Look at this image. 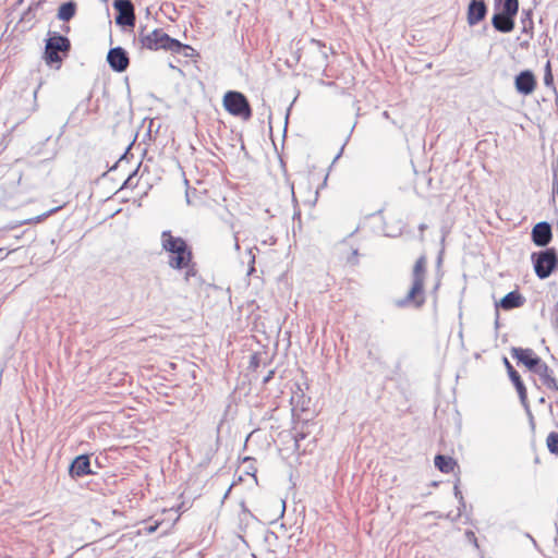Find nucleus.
Here are the masks:
<instances>
[{"instance_id":"nucleus-1","label":"nucleus","mask_w":558,"mask_h":558,"mask_svg":"<svg viewBox=\"0 0 558 558\" xmlns=\"http://www.w3.org/2000/svg\"><path fill=\"white\" fill-rule=\"evenodd\" d=\"M427 260L425 256H421L414 264L412 270V283L409 292L403 299L397 300L396 305L399 307L414 306L421 307L425 302L424 282L426 276Z\"/></svg>"},{"instance_id":"nucleus-2","label":"nucleus","mask_w":558,"mask_h":558,"mask_svg":"<svg viewBox=\"0 0 558 558\" xmlns=\"http://www.w3.org/2000/svg\"><path fill=\"white\" fill-rule=\"evenodd\" d=\"M137 40L141 48L153 51L163 49L171 52H180L185 47L179 40L171 38L161 28L146 32V28L143 27L138 31Z\"/></svg>"},{"instance_id":"nucleus-3","label":"nucleus","mask_w":558,"mask_h":558,"mask_svg":"<svg viewBox=\"0 0 558 558\" xmlns=\"http://www.w3.org/2000/svg\"><path fill=\"white\" fill-rule=\"evenodd\" d=\"M162 248L171 254L169 265L174 269L187 268L192 254L185 241L180 236H173L170 231L161 234Z\"/></svg>"},{"instance_id":"nucleus-4","label":"nucleus","mask_w":558,"mask_h":558,"mask_svg":"<svg viewBox=\"0 0 558 558\" xmlns=\"http://www.w3.org/2000/svg\"><path fill=\"white\" fill-rule=\"evenodd\" d=\"M534 270L539 279L548 278L558 264V257L554 248L535 252L531 255Z\"/></svg>"},{"instance_id":"nucleus-5","label":"nucleus","mask_w":558,"mask_h":558,"mask_svg":"<svg viewBox=\"0 0 558 558\" xmlns=\"http://www.w3.org/2000/svg\"><path fill=\"white\" fill-rule=\"evenodd\" d=\"M225 109L234 117L248 120L252 117V110L246 97L240 93L230 90L223 96Z\"/></svg>"},{"instance_id":"nucleus-6","label":"nucleus","mask_w":558,"mask_h":558,"mask_svg":"<svg viewBox=\"0 0 558 558\" xmlns=\"http://www.w3.org/2000/svg\"><path fill=\"white\" fill-rule=\"evenodd\" d=\"M70 49V40L61 35L49 38L46 43L45 60L47 64L61 61L59 52H66Z\"/></svg>"},{"instance_id":"nucleus-7","label":"nucleus","mask_w":558,"mask_h":558,"mask_svg":"<svg viewBox=\"0 0 558 558\" xmlns=\"http://www.w3.org/2000/svg\"><path fill=\"white\" fill-rule=\"evenodd\" d=\"M113 8L118 11L116 23L121 26H134V5L130 0H114Z\"/></svg>"},{"instance_id":"nucleus-8","label":"nucleus","mask_w":558,"mask_h":558,"mask_svg":"<svg viewBox=\"0 0 558 558\" xmlns=\"http://www.w3.org/2000/svg\"><path fill=\"white\" fill-rule=\"evenodd\" d=\"M514 86L519 94L530 95L536 87V78L532 71L524 70L520 72L514 78Z\"/></svg>"},{"instance_id":"nucleus-9","label":"nucleus","mask_w":558,"mask_h":558,"mask_svg":"<svg viewBox=\"0 0 558 558\" xmlns=\"http://www.w3.org/2000/svg\"><path fill=\"white\" fill-rule=\"evenodd\" d=\"M511 353L513 359L525 365L531 372H534L542 362L532 349L513 348Z\"/></svg>"},{"instance_id":"nucleus-10","label":"nucleus","mask_w":558,"mask_h":558,"mask_svg":"<svg viewBox=\"0 0 558 558\" xmlns=\"http://www.w3.org/2000/svg\"><path fill=\"white\" fill-rule=\"evenodd\" d=\"M110 68L116 72H123L129 66V57L121 47L111 48L107 54Z\"/></svg>"},{"instance_id":"nucleus-11","label":"nucleus","mask_w":558,"mask_h":558,"mask_svg":"<svg viewBox=\"0 0 558 558\" xmlns=\"http://www.w3.org/2000/svg\"><path fill=\"white\" fill-rule=\"evenodd\" d=\"M553 239L551 226L542 221L536 223L532 229V241L537 246H546Z\"/></svg>"},{"instance_id":"nucleus-12","label":"nucleus","mask_w":558,"mask_h":558,"mask_svg":"<svg viewBox=\"0 0 558 558\" xmlns=\"http://www.w3.org/2000/svg\"><path fill=\"white\" fill-rule=\"evenodd\" d=\"M505 363H506V366L508 369L509 377L517 389V392L519 395L522 405L524 408H527L529 403H527L526 388H525L523 381L521 380L519 373L512 367V365L509 363V361L507 359H505Z\"/></svg>"},{"instance_id":"nucleus-13","label":"nucleus","mask_w":558,"mask_h":558,"mask_svg":"<svg viewBox=\"0 0 558 558\" xmlns=\"http://www.w3.org/2000/svg\"><path fill=\"white\" fill-rule=\"evenodd\" d=\"M70 475L72 477H82L92 473L88 456L81 454L76 457L70 465Z\"/></svg>"},{"instance_id":"nucleus-14","label":"nucleus","mask_w":558,"mask_h":558,"mask_svg":"<svg viewBox=\"0 0 558 558\" xmlns=\"http://www.w3.org/2000/svg\"><path fill=\"white\" fill-rule=\"evenodd\" d=\"M533 373L539 376L546 388L558 391V381L554 377L553 369H550L545 362L542 361Z\"/></svg>"},{"instance_id":"nucleus-15","label":"nucleus","mask_w":558,"mask_h":558,"mask_svg":"<svg viewBox=\"0 0 558 558\" xmlns=\"http://www.w3.org/2000/svg\"><path fill=\"white\" fill-rule=\"evenodd\" d=\"M486 5L482 0H472L468 10V23L473 26L480 23L486 15Z\"/></svg>"},{"instance_id":"nucleus-16","label":"nucleus","mask_w":558,"mask_h":558,"mask_svg":"<svg viewBox=\"0 0 558 558\" xmlns=\"http://www.w3.org/2000/svg\"><path fill=\"white\" fill-rule=\"evenodd\" d=\"M524 301V298L518 291H511L496 303V307L500 306L502 310L510 311L522 306Z\"/></svg>"},{"instance_id":"nucleus-17","label":"nucleus","mask_w":558,"mask_h":558,"mask_svg":"<svg viewBox=\"0 0 558 558\" xmlns=\"http://www.w3.org/2000/svg\"><path fill=\"white\" fill-rule=\"evenodd\" d=\"M493 26L502 33H509L514 28L513 16L506 13H498L493 16Z\"/></svg>"},{"instance_id":"nucleus-18","label":"nucleus","mask_w":558,"mask_h":558,"mask_svg":"<svg viewBox=\"0 0 558 558\" xmlns=\"http://www.w3.org/2000/svg\"><path fill=\"white\" fill-rule=\"evenodd\" d=\"M435 466L442 473H451L457 462L450 457L438 454L435 457Z\"/></svg>"},{"instance_id":"nucleus-19","label":"nucleus","mask_w":558,"mask_h":558,"mask_svg":"<svg viewBox=\"0 0 558 558\" xmlns=\"http://www.w3.org/2000/svg\"><path fill=\"white\" fill-rule=\"evenodd\" d=\"M75 11L76 5L74 2H65L58 10V19L68 22L75 15Z\"/></svg>"},{"instance_id":"nucleus-20","label":"nucleus","mask_w":558,"mask_h":558,"mask_svg":"<svg viewBox=\"0 0 558 558\" xmlns=\"http://www.w3.org/2000/svg\"><path fill=\"white\" fill-rule=\"evenodd\" d=\"M547 448L549 452L558 454V433L551 432L546 439Z\"/></svg>"},{"instance_id":"nucleus-21","label":"nucleus","mask_w":558,"mask_h":558,"mask_svg":"<svg viewBox=\"0 0 558 558\" xmlns=\"http://www.w3.org/2000/svg\"><path fill=\"white\" fill-rule=\"evenodd\" d=\"M519 1L518 0H505L502 13L514 16L518 13Z\"/></svg>"},{"instance_id":"nucleus-22","label":"nucleus","mask_w":558,"mask_h":558,"mask_svg":"<svg viewBox=\"0 0 558 558\" xmlns=\"http://www.w3.org/2000/svg\"><path fill=\"white\" fill-rule=\"evenodd\" d=\"M544 84L545 86L553 89V92L556 93V86L554 84V76L550 69V62H547L545 65V73H544Z\"/></svg>"},{"instance_id":"nucleus-23","label":"nucleus","mask_w":558,"mask_h":558,"mask_svg":"<svg viewBox=\"0 0 558 558\" xmlns=\"http://www.w3.org/2000/svg\"><path fill=\"white\" fill-rule=\"evenodd\" d=\"M454 496L459 499L460 504L463 505V502H464L463 496H462V493L460 492L458 485L454 486Z\"/></svg>"},{"instance_id":"nucleus-24","label":"nucleus","mask_w":558,"mask_h":558,"mask_svg":"<svg viewBox=\"0 0 558 558\" xmlns=\"http://www.w3.org/2000/svg\"><path fill=\"white\" fill-rule=\"evenodd\" d=\"M191 276H195V270L193 268H189L185 272V279L189 280Z\"/></svg>"},{"instance_id":"nucleus-25","label":"nucleus","mask_w":558,"mask_h":558,"mask_svg":"<svg viewBox=\"0 0 558 558\" xmlns=\"http://www.w3.org/2000/svg\"><path fill=\"white\" fill-rule=\"evenodd\" d=\"M58 208H53V209H50L49 211H47L46 214H44L41 217H48L49 215H51L52 213L57 211Z\"/></svg>"},{"instance_id":"nucleus-26","label":"nucleus","mask_w":558,"mask_h":558,"mask_svg":"<svg viewBox=\"0 0 558 558\" xmlns=\"http://www.w3.org/2000/svg\"><path fill=\"white\" fill-rule=\"evenodd\" d=\"M156 529H157V526H150V527L148 529V532H149V533H153Z\"/></svg>"},{"instance_id":"nucleus-27","label":"nucleus","mask_w":558,"mask_h":558,"mask_svg":"<svg viewBox=\"0 0 558 558\" xmlns=\"http://www.w3.org/2000/svg\"><path fill=\"white\" fill-rule=\"evenodd\" d=\"M235 248L239 250L240 248V245H239V242L238 240L235 239Z\"/></svg>"},{"instance_id":"nucleus-28","label":"nucleus","mask_w":558,"mask_h":558,"mask_svg":"<svg viewBox=\"0 0 558 558\" xmlns=\"http://www.w3.org/2000/svg\"><path fill=\"white\" fill-rule=\"evenodd\" d=\"M387 117H388V112H387V111H385V112H384V118H387Z\"/></svg>"},{"instance_id":"nucleus-29","label":"nucleus","mask_w":558,"mask_h":558,"mask_svg":"<svg viewBox=\"0 0 558 558\" xmlns=\"http://www.w3.org/2000/svg\"><path fill=\"white\" fill-rule=\"evenodd\" d=\"M253 270H254V267L252 266V267L250 268L248 274H251Z\"/></svg>"},{"instance_id":"nucleus-30","label":"nucleus","mask_w":558,"mask_h":558,"mask_svg":"<svg viewBox=\"0 0 558 558\" xmlns=\"http://www.w3.org/2000/svg\"><path fill=\"white\" fill-rule=\"evenodd\" d=\"M102 2H107L108 0H101Z\"/></svg>"}]
</instances>
